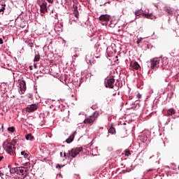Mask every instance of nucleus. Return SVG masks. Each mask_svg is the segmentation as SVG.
Instances as JSON below:
<instances>
[{
  "instance_id": "nucleus-31",
  "label": "nucleus",
  "mask_w": 179,
  "mask_h": 179,
  "mask_svg": "<svg viewBox=\"0 0 179 179\" xmlns=\"http://www.w3.org/2000/svg\"><path fill=\"white\" fill-rule=\"evenodd\" d=\"M0 44H3V39L2 38H0Z\"/></svg>"
},
{
  "instance_id": "nucleus-33",
  "label": "nucleus",
  "mask_w": 179,
  "mask_h": 179,
  "mask_svg": "<svg viewBox=\"0 0 179 179\" xmlns=\"http://www.w3.org/2000/svg\"><path fill=\"white\" fill-rule=\"evenodd\" d=\"M3 159V156H0V162H2Z\"/></svg>"
},
{
  "instance_id": "nucleus-16",
  "label": "nucleus",
  "mask_w": 179,
  "mask_h": 179,
  "mask_svg": "<svg viewBox=\"0 0 179 179\" xmlns=\"http://www.w3.org/2000/svg\"><path fill=\"white\" fill-rule=\"evenodd\" d=\"M108 134H111L112 135H114V134H115V128H114L113 125H111L110 128L108 129Z\"/></svg>"
},
{
  "instance_id": "nucleus-14",
  "label": "nucleus",
  "mask_w": 179,
  "mask_h": 179,
  "mask_svg": "<svg viewBox=\"0 0 179 179\" xmlns=\"http://www.w3.org/2000/svg\"><path fill=\"white\" fill-rule=\"evenodd\" d=\"M73 12L75 13V16L76 17H78V16H79V12L78 11V6L73 4Z\"/></svg>"
},
{
  "instance_id": "nucleus-21",
  "label": "nucleus",
  "mask_w": 179,
  "mask_h": 179,
  "mask_svg": "<svg viewBox=\"0 0 179 179\" xmlns=\"http://www.w3.org/2000/svg\"><path fill=\"white\" fill-rule=\"evenodd\" d=\"M22 156H24V159H27L29 157V154L26 153L25 151L21 152Z\"/></svg>"
},
{
  "instance_id": "nucleus-22",
  "label": "nucleus",
  "mask_w": 179,
  "mask_h": 179,
  "mask_svg": "<svg viewBox=\"0 0 179 179\" xmlns=\"http://www.w3.org/2000/svg\"><path fill=\"white\" fill-rule=\"evenodd\" d=\"M8 132L13 133V132H15V127H8Z\"/></svg>"
},
{
  "instance_id": "nucleus-9",
  "label": "nucleus",
  "mask_w": 179,
  "mask_h": 179,
  "mask_svg": "<svg viewBox=\"0 0 179 179\" xmlns=\"http://www.w3.org/2000/svg\"><path fill=\"white\" fill-rule=\"evenodd\" d=\"M38 108V106L37 104H32L26 108V111H27V113H33L36 111Z\"/></svg>"
},
{
  "instance_id": "nucleus-34",
  "label": "nucleus",
  "mask_w": 179,
  "mask_h": 179,
  "mask_svg": "<svg viewBox=\"0 0 179 179\" xmlns=\"http://www.w3.org/2000/svg\"><path fill=\"white\" fill-rule=\"evenodd\" d=\"M34 66L35 69H37V64H34Z\"/></svg>"
},
{
  "instance_id": "nucleus-29",
  "label": "nucleus",
  "mask_w": 179,
  "mask_h": 179,
  "mask_svg": "<svg viewBox=\"0 0 179 179\" xmlns=\"http://www.w3.org/2000/svg\"><path fill=\"white\" fill-rule=\"evenodd\" d=\"M115 26V24L110 23L109 24V27H114Z\"/></svg>"
},
{
  "instance_id": "nucleus-2",
  "label": "nucleus",
  "mask_w": 179,
  "mask_h": 179,
  "mask_svg": "<svg viewBox=\"0 0 179 179\" xmlns=\"http://www.w3.org/2000/svg\"><path fill=\"white\" fill-rule=\"evenodd\" d=\"M99 117V112H94L92 115L87 117L84 120V124L92 125V124Z\"/></svg>"
},
{
  "instance_id": "nucleus-23",
  "label": "nucleus",
  "mask_w": 179,
  "mask_h": 179,
  "mask_svg": "<svg viewBox=\"0 0 179 179\" xmlns=\"http://www.w3.org/2000/svg\"><path fill=\"white\" fill-rule=\"evenodd\" d=\"M124 153H125V156H127V157L131 156V152L128 150H126L124 151Z\"/></svg>"
},
{
  "instance_id": "nucleus-10",
  "label": "nucleus",
  "mask_w": 179,
  "mask_h": 179,
  "mask_svg": "<svg viewBox=\"0 0 179 179\" xmlns=\"http://www.w3.org/2000/svg\"><path fill=\"white\" fill-rule=\"evenodd\" d=\"M40 8H41V13H45V12L48 11V9H47V2L44 1V2L40 6Z\"/></svg>"
},
{
  "instance_id": "nucleus-5",
  "label": "nucleus",
  "mask_w": 179,
  "mask_h": 179,
  "mask_svg": "<svg viewBox=\"0 0 179 179\" xmlns=\"http://www.w3.org/2000/svg\"><path fill=\"white\" fill-rule=\"evenodd\" d=\"M115 83V79L114 77H110L106 79L105 81L106 87H108L109 89H114V83Z\"/></svg>"
},
{
  "instance_id": "nucleus-30",
  "label": "nucleus",
  "mask_w": 179,
  "mask_h": 179,
  "mask_svg": "<svg viewBox=\"0 0 179 179\" xmlns=\"http://www.w3.org/2000/svg\"><path fill=\"white\" fill-rule=\"evenodd\" d=\"M48 2H49V3H54V0H47Z\"/></svg>"
},
{
  "instance_id": "nucleus-41",
  "label": "nucleus",
  "mask_w": 179,
  "mask_h": 179,
  "mask_svg": "<svg viewBox=\"0 0 179 179\" xmlns=\"http://www.w3.org/2000/svg\"><path fill=\"white\" fill-rule=\"evenodd\" d=\"M101 129H103V127H101Z\"/></svg>"
},
{
  "instance_id": "nucleus-7",
  "label": "nucleus",
  "mask_w": 179,
  "mask_h": 179,
  "mask_svg": "<svg viewBox=\"0 0 179 179\" xmlns=\"http://www.w3.org/2000/svg\"><path fill=\"white\" fill-rule=\"evenodd\" d=\"M24 92H26V81L21 80L20 82V94H24Z\"/></svg>"
},
{
  "instance_id": "nucleus-25",
  "label": "nucleus",
  "mask_w": 179,
  "mask_h": 179,
  "mask_svg": "<svg viewBox=\"0 0 179 179\" xmlns=\"http://www.w3.org/2000/svg\"><path fill=\"white\" fill-rule=\"evenodd\" d=\"M28 176H29V173H27V172L22 174V177L23 179L26 178V177H28Z\"/></svg>"
},
{
  "instance_id": "nucleus-37",
  "label": "nucleus",
  "mask_w": 179,
  "mask_h": 179,
  "mask_svg": "<svg viewBox=\"0 0 179 179\" xmlns=\"http://www.w3.org/2000/svg\"><path fill=\"white\" fill-rule=\"evenodd\" d=\"M0 176H3V173H2L1 171H0Z\"/></svg>"
},
{
  "instance_id": "nucleus-39",
  "label": "nucleus",
  "mask_w": 179,
  "mask_h": 179,
  "mask_svg": "<svg viewBox=\"0 0 179 179\" xmlns=\"http://www.w3.org/2000/svg\"><path fill=\"white\" fill-rule=\"evenodd\" d=\"M1 128H2V129H3V126H2V127H1Z\"/></svg>"
},
{
  "instance_id": "nucleus-6",
  "label": "nucleus",
  "mask_w": 179,
  "mask_h": 179,
  "mask_svg": "<svg viewBox=\"0 0 179 179\" xmlns=\"http://www.w3.org/2000/svg\"><path fill=\"white\" fill-rule=\"evenodd\" d=\"M141 15H143V16L147 19H150V17H152V13H149L146 11L144 13L143 10H138L135 12V16H141Z\"/></svg>"
},
{
  "instance_id": "nucleus-36",
  "label": "nucleus",
  "mask_w": 179,
  "mask_h": 179,
  "mask_svg": "<svg viewBox=\"0 0 179 179\" xmlns=\"http://www.w3.org/2000/svg\"><path fill=\"white\" fill-rule=\"evenodd\" d=\"M64 157H66V152L64 153Z\"/></svg>"
},
{
  "instance_id": "nucleus-8",
  "label": "nucleus",
  "mask_w": 179,
  "mask_h": 179,
  "mask_svg": "<svg viewBox=\"0 0 179 179\" xmlns=\"http://www.w3.org/2000/svg\"><path fill=\"white\" fill-rule=\"evenodd\" d=\"M141 68V66L139 65V63L138 62H131L130 63V69L131 71H138Z\"/></svg>"
},
{
  "instance_id": "nucleus-4",
  "label": "nucleus",
  "mask_w": 179,
  "mask_h": 179,
  "mask_svg": "<svg viewBox=\"0 0 179 179\" xmlns=\"http://www.w3.org/2000/svg\"><path fill=\"white\" fill-rule=\"evenodd\" d=\"M162 63V59L160 58L155 57L150 60V69L156 71L160 66V64Z\"/></svg>"
},
{
  "instance_id": "nucleus-19",
  "label": "nucleus",
  "mask_w": 179,
  "mask_h": 179,
  "mask_svg": "<svg viewBox=\"0 0 179 179\" xmlns=\"http://www.w3.org/2000/svg\"><path fill=\"white\" fill-rule=\"evenodd\" d=\"M38 61H40V55L36 54L34 59V62H38Z\"/></svg>"
},
{
  "instance_id": "nucleus-27",
  "label": "nucleus",
  "mask_w": 179,
  "mask_h": 179,
  "mask_svg": "<svg viewBox=\"0 0 179 179\" xmlns=\"http://www.w3.org/2000/svg\"><path fill=\"white\" fill-rule=\"evenodd\" d=\"M136 97H137V99H141L142 98V95L141 94H138L136 95Z\"/></svg>"
},
{
  "instance_id": "nucleus-40",
  "label": "nucleus",
  "mask_w": 179,
  "mask_h": 179,
  "mask_svg": "<svg viewBox=\"0 0 179 179\" xmlns=\"http://www.w3.org/2000/svg\"><path fill=\"white\" fill-rule=\"evenodd\" d=\"M3 38L5 39V36H3Z\"/></svg>"
},
{
  "instance_id": "nucleus-26",
  "label": "nucleus",
  "mask_w": 179,
  "mask_h": 179,
  "mask_svg": "<svg viewBox=\"0 0 179 179\" xmlns=\"http://www.w3.org/2000/svg\"><path fill=\"white\" fill-rule=\"evenodd\" d=\"M21 174H24V173H27V170L20 169L18 170Z\"/></svg>"
},
{
  "instance_id": "nucleus-42",
  "label": "nucleus",
  "mask_w": 179,
  "mask_h": 179,
  "mask_svg": "<svg viewBox=\"0 0 179 179\" xmlns=\"http://www.w3.org/2000/svg\"><path fill=\"white\" fill-rule=\"evenodd\" d=\"M178 169H179V166H178Z\"/></svg>"
},
{
  "instance_id": "nucleus-17",
  "label": "nucleus",
  "mask_w": 179,
  "mask_h": 179,
  "mask_svg": "<svg viewBox=\"0 0 179 179\" xmlns=\"http://www.w3.org/2000/svg\"><path fill=\"white\" fill-rule=\"evenodd\" d=\"M17 171H19V169L17 168H10V174H15V173H17Z\"/></svg>"
},
{
  "instance_id": "nucleus-28",
  "label": "nucleus",
  "mask_w": 179,
  "mask_h": 179,
  "mask_svg": "<svg viewBox=\"0 0 179 179\" xmlns=\"http://www.w3.org/2000/svg\"><path fill=\"white\" fill-rule=\"evenodd\" d=\"M142 40H143V38L138 39L137 44H141V41H142Z\"/></svg>"
},
{
  "instance_id": "nucleus-32",
  "label": "nucleus",
  "mask_w": 179,
  "mask_h": 179,
  "mask_svg": "<svg viewBox=\"0 0 179 179\" xmlns=\"http://www.w3.org/2000/svg\"><path fill=\"white\" fill-rule=\"evenodd\" d=\"M61 167H62V166L61 165H59V164H57L56 166V169H61Z\"/></svg>"
},
{
  "instance_id": "nucleus-18",
  "label": "nucleus",
  "mask_w": 179,
  "mask_h": 179,
  "mask_svg": "<svg viewBox=\"0 0 179 179\" xmlns=\"http://www.w3.org/2000/svg\"><path fill=\"white\" fill-rule=\"evenodd\" d=\"M6 6V4H5V3H2L1 6H0V12H2L3 13Z\"/></svg>"
},
{
  "instance_id": "nucleus-15",
  "label": "nucleus",
  "mask_w": 179,
  "mask_h": 179,
  "mask_svg": "<svg viewBox=\"0 0 179 179\" xmlns=\"http://www.w3.org/2000/svg\"><path fill=\"white\" fill-rule=\"evenodd\" d=\"M25 139H27V141H33L34 139V136H33L31 134H28L25 136Z\"/></svg>"
},
{
  "instance_id": "nucleus-11",
  "label": "nucleus",
  "mask_w": 179,
  "mask_h": 179,
  "mask_svg": "<svg viewBox=\"0 0 179 179\" xmlns=\"http://www.w3.org/2000/svg\"><path fill=\"white\" fill-rule=\"evenodd\" d=\"M99 20L101 22H108V20H110V15H102L99 17Z\"/></svg>"
},
{
  "instance_id": "nucleus-1",
  "label": "nucleus",
  "mask_w": 179,
  "mask_h": 179,
  "mask_svg": "<svg viewBox=\"0 0 179 179\" xmlns=\"http://www.w3.org/2000/svg\"><path fill=\"white\" fill-rule=\"evenodd\" d=\"M2 146L3 149L6 150V153L10 156H15L16 155V148L15 145H13L12 143L8 142V141H5L3 143Z\"/></svg>"
},
{
  "instance_id": "nucleus-38",
  "label": "nucleus",
  "mask_w": 179,
  "mask_h": 179,
  "mask_svg": "<svg viewBox=\"0 0 179 179\" xmlns=\"http://www.w3.org/2000/svg\"><path fill=\"white\" fill-rule=\"evenodd\" d=\"M60 156L61 157H62V152H60Z\"/></svg>"
},
{
  "instance_id": "nucleus-24",
  "label": "nucleus",
  "mask_w": 179,
  "mask_h": 179,
  "mask_svg": "<svg viewBox=\"0 0 179 179\" xmlns=\"http://www.w3.org/2000/svg\"><path fill=\"white\" fill-rule=\"evenodd\" d=\"M10 143H12L13 145L15 146V145H16V143H17V139L13 140Z\"/></svg>"
},
{
  "instance_id": "nucleus-35",
  "label": "nucleus",
  "mask_w": 179,
  "mask_h": 179,
  "mask_svg": "<svg viewBox=\"0 0 179 179\" xmlns=\"http://www.w3.org/2000/svg\"><path fill=\"white\" fill-rule=\"evenodd\" d=\"M29 69L31 70V71H33V66H29Z\"/></svg>"
},
{
  "instance_id": "nucleus-13",
  "label": "nucleus",
  "mask_w": 179,
  "mask_h": 179,
  "mask_svg": "<svg viewBox=\"0 0 179 179\" xmlns=\"http://www.w3.org/2000/svg\"><path fill=\"white\" fill-rule=\"evenodd\" d=\"M73 139H75V135L71 134L66 140V143H72L73 142Z\"/></svg>"
},
{
  "instance_id": "nucleus-12",
  "label": "nucleus",
  "mask_w": 179,
  "mask_h": 179,
  "mask_svg": "<svg viewBox=\"0 0 179 179\" xmlns=\"http://www.w3.org/2000/svg\"><path fill=\"white\" fill-rule=\"evenodd\" d=\"M173 114H176V110L174 108H170L167 110L166 115L168 117H171V115H173Z\"/></svg>"
},
{
  "instance_id": "nucleus-3",
  "label": "nucleus",
  "mask_w": 179,
  "mask_h": 179,
  "mask_svg": "<svg viewBox=\"0 0 179 179\" xmlns=\"http://www.w3.org/2000/svg\"><path fill=\"white\" fill-rule=\"evenodd\" d=\"M83 150V148H73L71 150L68 151L67 157H72L73 159L79 155L80 152H82Z\"/></svg>"
},
{
  "instance_id": "nucleus-20",
  "label": "nucleus",
  "mask_w": 179,
  "mask_h": 179,
  "mask_svg": "<svg viewBox=\"0 0 179 179\" xmlns=\"http://www.w3.org/2000/svg\"><path fill=\"white\" fill-rule=\"evenodd\" d=\"M165 12H166V13H168V15H173V10H171V8H166Z\"/></svg>"
}]
</instances>
